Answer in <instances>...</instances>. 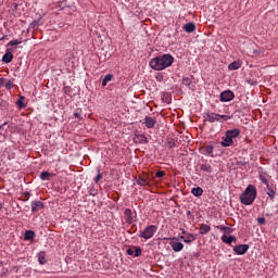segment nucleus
Segmentation results:
<instances>
[{
	"mask_svg": "<svg viewBox=\"0 0 278 278\" xmlns=\"http://www.w3.org/2000/svg\"><path fill=\"white\" fill-rule=\"evenodd\" d=\"M217 229H220V231H224V233H233V229L227 226H217Z\"/></svg>",
	"mask_w": 278,
	"mask_h": 278,
	"instance_id": "31",
	"label": "nucleus"
},
{
	"mask_svg": "<svg viewBox=\"0 0 278 278\" xmlns=\"http://www.w3.org/2000/svg\"><path fill=\"white\" fill-rule=\"evenodd\" d=\"M164 175H166V173L164 170H159L155 173V177H157L159 179H162V177H164Z\"/></svg>",
	"mask_w": 278,
	"mask_h": 278,
	"instance_id": "38",
	"label": "nucleus"
},
{
	"mask_svg": "<svg viewBox=\"0 0 278 278\" xmlns=\"http://www.w3.org/2000/svg\"><path fill=\"white\" fill-rule=\"evenodd\" d=\"M169 244L175 253L184 251V243L179 241H172Z\"/></svg>",
	"mask_w": 278,
	"mask_h": 278,
	"instance_id": "12",
	"label": "nucleus"
},
{
	"mask_svg": "<svg viewBox=\"0 0 278 278\" xmlns=\"http://www.w3.org/2000/svg\"><path fill=\"white\" fill-rule=\"evenodd\" d=\"M21 42H23L22 40L15 39V40H11L9 42V47H16V45H21Z\"/></svg>",
	"mask_w": 278,
	"mask_h": 278,
	"instance_id": "35",
	"label": "nucleus"
},
{
	"mask_svg": "<svg viewBox=\"0 0 278 278\" xmlns=\"http://www.w3.org/2000/svg\"><path fill=\"white\" fill-rule=\"evenodd\" d=\"M113 77L114 76L112 74L105 75L104 78L102 79V87L105 88V86H108V83L112 81Z\"/></svg>",
	"mask_w": 278,
	"mask_h": 278,
	"instance_id": "29",
	"label": "nucleus"
},
{
	"mask_svg": "<svg viewBox=\"0 0 278 278\" xmlns=\"http://www.w3.org/2000/svg\"><path fill=\"white\" fill-rule=\"evenodd\" d=\"M219 144L220 147H233V139H231L230 136L225 132V136L222 137Z\"/></svg>",
	"mask_w": 278,
	"mask_h": 278,
	"instance_id": "8",
	"label": "nucleus"
},
{
	"mask_svg": "<svg viewBox=\"0 0 278 278\" xmlns=\"http://www.w3.org/2000/svg\"><path fill=\"white\" fill-rule=\"evenodd\" d=\"M51 179V174L49 172H41L40 180L41 181H49Z\"/></svg>",
	"mask_w": 278,
	"mask_h": 278,
	"instance_id": "30",
	"label": "nucleus"
},
{
	"mask_svg": "<svg viewBox=\"0 0 278 278\" xmlns=\"http://www.w3.org/2000/svg\"><path fill=\"white\" fill-rule=\"evenodd\" d=\"M12 60H14V54H12V52H5V54L2 56V62L5 64H10Z\"/></svg>",
	"mask_w": 278,
	"mask_h": 278,
	"instance_id": "23",
	"label": "nucleus"
},
{
	"mask_svg": "<svg viewBox=\"0 0 278 278\" xmlns=\"http://www.w3.org/2000/svg\"><path fill=\"white\" fill-rule=\"evenodd\" d=\"M255 199H257V189L253 185H249L244 192L240 195V202L243 205H253L255 202Z\"/></svg>",
	"mask_w": 278,
	"mask_h": 278,
	"instance_id": "2",
	"label": "nucleus"
},
{
	"mask_svg": "<svg viewBox=\"0 0 278 278\" xmlns=\"http://www.w3.org/2000/svg\"><path fill=\"white\" fill-rule=\"evenodd\" d=\"M156 124H157V121H155V118L151 116H146L144 125L148 129H153V127H155Z\"/></svg>",
	"mask_w": 278,
	"mask_h": 278,
	"instance_id": "11",
	"label": "nucleus"
},
{
	"mask_svg": "<svg viewBox=\"0 0 278 278\" xmlns=\"http://www.w3.org/2000/svg\"><path fill=\"white\" fill-rule=\"evenodd\" d=\"M157 233V226L150 225L147 226L143 230H140L139 238H143V240H151Z\"/></svg>",
	"mask_w": 278,
	"mask_h": 278,
	"instance_id": "3",
	"label": "nucleus"
},
{
	"mask_svg": "<svg viewBox=\"0 0 278 278\" xmlns=\"http://www.w3.org/2000/svg\"><path fill=\"white\" fill-rule=\"evenodd\" d=\"M124 218L127 223V225H132L135 223L136 213L131 212V208H126L124 211Z\"/></svg>",
	"mask_w": 278,
	"mask_h": 278,
	"instance_id": "6",
	"label": "nucleus"
},
{
	"mask_svg": "<svg viewBox=\"0 0 278 278\" xmlns=\"http://www.w3.org/2000/svg\"><path fill=\"white\" fill-rule=\"evenodd\" d=\"M232 251L236 253V255H244L247 251H249V244L236 245Z\"/></svg>",
	"mask_w": 278,
	"mask_h": 278,
	"instance_id": "7",
	"label": "nucleus"
},
{
	"mask_svg": "<svg viewBox=\"0 0 278 278\" xmlns=\"http://www.w3.org/2000/svg\"><path fill=\"white\" fill-rule=\"evenodd\" d=\"M212 227L207 224H201L200 226V236H205L206 233H210Z\"/></svg>",
	"mask_w": 278,
	"mask_h": 278,
	"instance_id": "21",
	"label": "nucleus"
},
{
	"mask_svg": "<svg viewBox=\"0 0 278 278\" xmlns=\"http://www.w3.org/2000/svg\"><path fill=\"white\" fill-rule=\"evenodd\" d=\"M38 262L41 266H45V264H47V262H48L47 252L41 251L38 253Z\"/></svg>",
	"mask_w": 278,
	"mask_h": 278,
	"instance_id": "20",
	"label": "nucleus"
},
{
	"mask_svg": "<svg viewBox=\"0 0 278 278\" xmlns=\"http://www.w3.org/2000/svg\"><path fill=\"white\" fill-rule=\"evenodd\" d=\"M219 99L223 103H227L229 101H233V99H236V94H233V91L231 90H226L220 93Z\"/></svg>",
	"mask_w": 278,
	"mask_h": 278,
	"instance_id": "4",
	"label": "nucleus"
},
{
	"mask_svg": "<svg viewBox=\"0 0 278 278\" xmlns=\"http://www.w3.org/2000/svg\"><path fill=\"white\" fill-rule=\"evenodd\" d=\"M182 235H186V230L182 229Z\"/></svg>",
	"mask_w": 278,
	"mask_h": 278,
	"instance_id": "44",
	"label": "nucleus"
},
{
	"mask_svg": "<svg viewBox=\"0 0 278 278\" xmlns=\"http://www.w3.org/2000/svg\"><path fill=\"white\" fill-rule=\"evenodd\" d=\"M200 170H203V173H212V165L204 163L200 165Z\"/></svg>",
	"mask_w": 278,
	"mask_h": 278,
	"instance_id": "28",
	"label": "nucleus"
},
{
	"mask_svg": "<svg viewBox=\"0 0 278 278\" xmlns=\"http://www.w3.org/2000/svg\"><path fill=\"white\" fill-rule=\"evenodd\" d=\"M135 254L134 257H140L142 255V248L141 247H134Z\"/></svg>",
	"mask_w": 278,
	"mask_h": 278,
	"instance_id": "33",
	"label": "nucleus"
},
{
	"mask_svg": "<svg viewBox=\"0 0 278 278\" xmlns=\"http://www.w3.org/2000/svg\"><path fill=\"white\" fill-rule=\"evenodd\" d=\"M256 222H257L260 225H265V224H266V218H264V217H258V218L256 219Z\"/></svg>",
	"mask_w": 278,
	"mask_h": 278,
	"instance_id": "40",
	"label": "nucleus"
},
{
	"mask_svg": "<svg viewBox=\"0 0 278 278\" xmlns=\"http://www.w3.org/2000/svg\"><path fill=\"white\" fill-rule=\"evenodd\" d=\"M103 179V175L102 174H100V172L98 170V175H97V177L94 178V182L96 184H98L100 180H102Z\"/></svg>",
	"mask_w": 278,
	"mask_h": 278,
	"instance_id": "39",
	"label": "nucleus"
},
{
	"mask_svg": "<svg viewBox=\"0 0 278 278\" xmlns=\"http://www.w3.org/2000/svg\"><path fill=\"white\" fill-rule=\"evenodd\" d=\"M138 186H151V181L149 180V176L143 175L139 176L137 179Z\"/></svg>",
	"mask_w": 278,
	"mask_h": 278,
	"instance_id": "14",
	"label": "nucleus"
},
{
	"mask_svg": "<svg viewBox=\"0 0 278 278\" xmlns=\"http://www.w3.org/2000/svg\"><path fill=\"white\" fill-rule=\"evenodd\" d=\"M188 215H190V211H188Z\"/></svg>",
	"mask_w": 278,
	"mask_h": 278,
	"instance_id": "46",
	"label": "nucleus"
},
{
	"mask_svg": "<svg viewBox=\"0 0 278 278\" xmlns=\"http://www.w3.org/2000/svg\"><path fill=\"white\" fill-rule=\"evenodd\" d=\"M222 242H225V244H231L232 242H238V238L235 236L227 237L226 235L222 236Z\"/></svg>",
	"mask_w": 278,
	"mask_h": 278,
	"instance_id": "18",
	"label": "nucleus"
},
{
	"mask_svg": "<svg viewBox=\"0 0 278 278\" xmlns=\"http://www.w3.org/2000/svg\"><path fill=\"white\" fill-rule=\"evenodd\" d=\"M4 87L7 88V90H12L14 88V83H12V80H7Z\"/></svg>",
	"mask_w": 278,
	"mask_h": 278,
	"instance_id": "34",
	"label": "nucleus"
},
{
	"mask_svg": "<svg viewBox=\"0 0 278 278\" xmlns=\"http://www.w3.org/2000/svg\"><path fill=\"white\" fill-rule=\"evenodd\" d=\"M191 194H193V197H203V189L201 187L193 188Z\"/></svg>",
	"mask_w": 278,
	"mask_h": 278,
	"instance_id": "27",
	"label": "nucleus"
},
{
	"mask_svg": "<svg viewBox=\"0 0 278 278\" xmlns=\"http://www.w3.org/2000/svg\"><path fill=\"white\" fill-rule=\"evenodd\" d=\"M24 101L25 96H20L18 100L16 101V105L17 108H20V110H24V108H27V104Z\"/></svg>",
	"mask_w": 278,
	"mask_h": 278,
	"instance_id": "24",
	"label": "nucleus"
},
{
	"mask_svg": "<svg viewBox=\"0 0 278 278\" xmlns=\"http://www.w3.org/2000/svg\"><path fill=\"white\" fill-rule=\"evenodd\" d=\"M265 192L269 197V199H271V201L273 199H275V197H277V191L270 185H266Z\"/></svg>",
	"mask_w": 278,
	"mask_h": 278,
	"instance_id": "15",
	"label": "nucleus"
},
{
	"mask_svg": "<svg viewBox=\"0 0 278 278\" xmlns=\"http://www.w3.org/2000/svg\"><path fill=\"white\" fill-rule=\"evenodd\" d=\"M34 238H36V232H34L33 230L25 231V233H24L25 240H34Z\"/></svg>",
	"mask_w": 278,
	"mask_h": 278,
	"instance_id": "26",
	"label": "nucleus"
},
{
	"mask_svg": "<svg viewBox=\"0 0 278 278\" xmlns=\"http://www.w3.org/2000/svg\"><path fill=\"white\" fill-rule=\"evenodd\" d=\"M31 212L33 214H36V212H40V210H45V202L40 200H34L30 203Z\"/></svg>",
	"mask_w": 278,
	"mask_h": 278,
	"instance_id": "5",
	"label": "nucleus"
},
{
	"mask_svg": "<svg viewBox=\"0 0 278 278\" xmlns=\"http://www.w3.org/2000/svg\"><path fill=\"white\" fill-rule=\"evenodd\" d=\"M23 197H24V201H29V197H31V193L26 191L23 193Z\"/></svg>",
	"mask_w": 278,
	"mask_h": 278,
	"instance_id": "41",
	"label": "nucleus"
},
{
	"mask_svg": "<svg viewBox=\"0 0 278 278\" xmlns=\"http://www.w3.org/2000/svg\"><path fill=\"white\" fill-rule=\"evenodd\" d=\"M173 62H175V58L170 54H161L153 58L150 61V68L153 71H164L168 68V66H173Z\"/></svg>",
	"mask_w": 278,
	"mask_h": 278,
	"instance_id": "1",
	"label": "nucleus"
},
{
	"mask_svg": "<svg viewBox=\"0 0 278 278\" xmlns=\"http://www.w3.org/2000/svg\"><path fill=\"white\" fill-rule=\"evenodd\" d=\"M258 178L262 181V184H264L265 186H268V179H270V175H268V173L266 172H258Z\"/></svg>",
	"mask_w": 278,
	"mask_h": 278,
	"instance_id": "13",
	"label": "nucleus"
},
{
	"mask_svg": "<svg viewBox=\"0 0 278 278\" xmlns=\"http://www.w3.org/2000/svg\"><path fill=\"white\" fill-rule=\"evenodd\" d=\"M179 238H180V240H184V242H185L186 244H191L193 240H197V235H194V233H188V235H187V238L184 237V236H180Z\"/></svg>",
	"mask_w": 278,
	"mask_h": 278,
	"instance_id": "17",
	"label": "nucleus"
},
{
	"mask_svg": "<svg viewBox=\"0 0 278 278\" xmlns=\"http://www.w3.org/2000/svg\"><path fill=\"white\" fill-rule=\"evenodd\" d=\"M226 135L229 136L231 140H233L235 138H238V136H240V129L235 128V129L227 130Z\"/></svg>",
	"mask_w": 278,
	"mask_h": 278,
	"instance_id": "19",
	"label": "nucleus"
},
{
	"mask_svg": "<svg viewBox=\"0 0 278 278\" xmlns=\"http://www.w3.org/2000/svg\"><path fill=\"white\" fill-rule=\"evenodd\" d=\"M242 66V64H240V61H233L232 63H230L228 65V70L229 71H238V68H240Z\"/></svg>",
	"mask_w": 278,
	"mask_h": 278,
	"instance_id": "25",
	"label": "nucleus"
},
{
	"mask_svg": "<svg viewBox=\"0 0 278 278\" xmlns=\"http://www.w3.org/2000/svg\"><path fill=\"white\" fill-rule=\"evenodd\" d=\"M89 194L91 197H97V191L94 190V186H90L89 187Z\"/></svg>",
	"mask_w": 278,
	"mask_h": 278,
	"instance_id": "37",
	"label": "nucleus"
},
{
	"mask_svg": "<svg viewBox=\"0 0 278 278\" xmlns=\"http://www.w3.org/2000/svg\"><path fill=\"white\" fill-rule=\"evenodd\" d=\"M185 31H187V34H192V31L197 30V25H194V23H187L184 26Z\"/></svg>",
	"mask_w": 278,
	"mask_h": 278,
	"instance_id": "22",
	"label": "nucleus"
},
{
	"mask_svg": "<svg viewBox=\"0 0 278 278\" xmlns=\"http://www.w3.org/2000/svg\"><path fill=\"white\" fill-rule=\"evenodd\" d=\"M135 141L139 142V144H149V139L147 138V136H144L142 134L136 135Z\"/></svg>",
	"mask_w": 278,
	"mask_h": 278,
	"instance_id": "16",
	"label": "nucleus"
},
{
	"mask_svg": "<svg viewBox=\"0 0 278 278\" xmlns=\"http://www.w3.org/2000/svg\"><path fill=\"white\" fill-rule=\"evenodd\" d=\"M126 253H127L128 255H135V249H134V247H132V248H128V249L126 250Z\"/></svg>",
	"mask_w": 278,
	"mask_h": 278,
	"instance_id": "42",
	"label": "nucleus"
},
{
	"mask_svg": "<svg viewBox=\"0 0 278 278\" xmlns=\"http://www.w3.org/2000/svg\"><path fill=\"white\" fill-rule=\"evenodd\" d=\"M5 37L0 38V41L3 40Z\"/></svg>",
	"mask_w": 278,
	"mask_h": 278,
	"instance_id": "45",
	"label": "nucleus"
},
{
	"mask_svg": "<svg viewBox=\"0 0 278 278\" xmlns=\"http://www.w3.org/2000/svg\"><path fill=\"white\" fill-rule=\"evenodd\" d=\"M218 118H219L218 123H225V122H227V121H230V119H231V116L218 114Z\"/></svg>",
	"mask_w": 278,
	"mask_h": 278,
	"instance_id": "32",
	"label": "nucleus"
},
{
	"mask_svg": "<svg viewBox=\"0 0 278 278\" xmlns=\"http://www.w3.org/2000/svg\"><path fill=\"white\" fill-rule=\"evenodd\" d=\"M204 118L208 123H218V121H220V118H218V114L217 113H206L204 115Z\"/></svg>",
	"mask_w": 278,
	"mask_h": 278,
	"instance_id": "10",
	"label": "nucleus"
},
{
	"mask_svg": "<svg viewBox=\"0 0 278 278\" xmlns=\"http://www.w3.org/2000/svg\"><path fill=\"white\" fill-rule=\"evenodd\" d=\"M190 84H192V80H190V78L186 77L182 79V86H187L190 87Z\"/></svg>",
	"mask_w": 278,
	"mask_h": 278,
	"instance_id": "36",
	"label": "nucleus"
},
{
	"mask_svg": "<svg viewBox=\"0 0 278 278\" xmlns=\"http://www.w3.org/2000/svg\"><path fill=\"white\" fill-rule=\"evenodd\" d=\"M5 81H7L5 78H0V86H5Z\"/></svg>",
	"mask_w": 278,
	"mask_h": 278,
	"instance_id": "43",
	"label": "nucleus"
},
{
	"mask_svg": "<svg viewBox=\"0 0 278 278\" xmlns=\"http://www.w3.org/2000/svg\"><path fill=\"white\" fill-rule=\"evenodd\" d=\"M202 155H208V157H216L214 155V146H205L202 148Z\"/></svg>",
	"mask_w": 278,
	"mask_h": 278,
	"instance_id": "9",
	"label": "nucleus"
}]
</instances>
